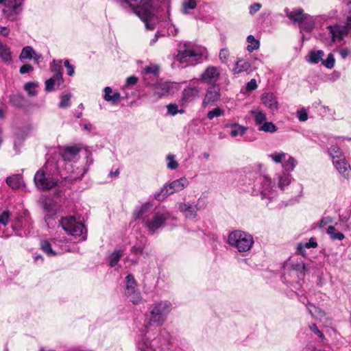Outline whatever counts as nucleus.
<instances>
[{
    "label": "nucleus",
    "instance_id": "f257e3e1",
    "mask_svg": "<svg viewBox=\"0 0 351 351\" xmlns=\"http://www.w3.org/2000/svg\"><path fill=\"white\" fill-rule=\"evenodd\" d=\"M171 310V304L168 301H160L152 304L147 314L149 325L160 326L165 322Z\"/></svg>",
    "mask_w": 351,
    "mask_h": 351
},
{
    "label": "nucleus",
    "instance_id": "f03ea898",
    "mask_svg": "<svg viewBox=\"0 0 351 351\" xmlns=\"http://www.w3.org/2000/svg\"><path fill=\"white\" fill-rule=\"evenodd\" d=\"M228 244L239 252H248L254 244L253 237L249 233L236 230L231 232L228 238Z\"/></svg>",
    "mask_w": 351,
    "mask_h": 351
},
{
    "label": "nucleus",
    "instance_id": "7ed1b4c3",
    "mask_svg": "<svg viewBox=\"0 0 351 351\" xmlns=\"http://www.w3.org/2000/svg\"><path fill=\"white\" fill-rule=\"evenodd\" d=\"M138 0H125V3L132 7L134 12L145 23L147 29H152L151 22L154 19L152 6L147 0H142L140 5H137Z\"/></svg>",
    "mask_w": 351,
    "mask_h": 351
},
{
    "label": "nucleus",
    "instance_id": "20e7f679",
    "mask_svg": "<svg viewBox=\"0 0 351 351\" xmlns=\"http://www.w3.org/2000/svg\"><path fill=\"white\" fill-rule=\"evenodd\" d=\"M53 162L47 160L45 165L47 175H46L43 171L36 172L34 176V182L37 188L41 190H49L57 184V180L50 175L52 171V169L51 168Z\"/></svg>",
    "mask_w": 351,
    "mask_h": 351
},
{
    "label": "nucleus",
    "instance_id": "39448f33",
    "mask_svg": "<svg viewBox=\"0 0 351 351\" xmlns=\"http://www.w3.org/2000/svg\"><path fill=\"white\" fill-rule=\"evenodd\" d=\"M184 49H180L176 55V60L183 66L195 65L202 60V52L201 51L188 48L186 44H184Z\"/></svg>",
    "mask_w": 351,
    "mask_h": 351
},
{
    "label": "nucleus",
    "instance_id": "423d86ee",
    "mask_svg": "<svg viewBox=\"0 0 351 351\" xmlns=\"http://www.w3.org/2000/svg\"><path fill=\"white\" fill-rule=\"evenodd\" d=\"M62 228L69 234L78 238L79 241H84L86 239V230L80 222L71 217L63 218L60 221Z\"/></svg>",
    "mask_w": 351,
    "mask_h": 351
},
{
    "label": "nucleus",
    "instance_id": "0eeeda50",
    "mask_svg": "<svg viewBox=\"0 0 351 351\" xmlns=\"http://www.w3.org/2000/svg\"><path fill=\"white\" fill-rule=\"evenodd\" d=\"M189 185V181L185 177L176 180L165 185L160 191L155 194V198L158 201L164 200L168 195L182 191Z\"/></svg>",
    "mask_w": 351,
    "mask_h": 351
},
{
    "label": "nucleus",
    "instance_id": "6e6552de",
    "mask_svg": "<svg viewBox=\"0 0 351 351\" xmlns=\"http://www.w3.org/2000/svg\"><path fill=\"white\" fill-rule=\"evenodd\" d=\"M169 217L170 215L168 212H157L152 217L144 219L142 223L149 233L154 234L165 226L166 220Z\"/></svg>",
    "mask_w": 351,
    "mask_h": 351
},
{
    "label": "nucleus",
    "instance_id": "1a4fd4ad",
    "mask_svg": "<svg viewBox=\"0 0 351 351\" xmlns=\"http://www.w3.org/2000/svg\"><path fill=\"white\" fill-rule=\"evenodd\" d=\"M125 295L134 304H138L142 301V296L136 287V282L131 274L125 278Z\"/></svg>",
    "mask_w": 351,
    "mask_h": 351
},
{
    "label": "nucleus",
    "instance_id": "9d476101",
    "mask_svg": "<svg viewBox=\"0 0 351 351\" xmlns=\"http://www.w3.org/2000/svg\"><path fill=\"white\" fill-rule=\"evenodd\" d=\"M327 29L333 41L342 40L346 34L351 33V12L347 18L346 25H330L327 27Z\"/></svg>",
    "mask_w": 351,
    "mask_h": 351
},
{
    "label": "nucleus",
    "instance_id": "9b49d317",
    "mask_svg": "<svg viewBox=\"0 0 351 351\" xmlns=\"http://www.w3.org/2000/svg\"><path fill=\"white\" fill-rule=\"evenodd\" d=\"M220 75L221 72L218 67L209 66L201 74L199 79L194 80L193 82L195 83L201 80L208 84L215 85V83L219 80Z\"/></svg>",
    "mask_w": 351,
    "mask_h": 351
},
{
    "label": "nucleus",
    "instance_id": "f8f14e48",
    "mask_svg": "<svg viewBox=\"0 0 351 351\" xmlns=\"http://www.w3.org/2000/svg\"><path fill=\"white\" fill-rule=\"evenodd\" d=\"M220 88L218 86L212 85L208 88L204 99L202 101L203 106L213 104L220 99Z\"/></svg>",
    "mask_w": 351,
    "mask_h": 351
},
{
    "label": "nucleus",
    "instance_id": "ddd939ff",
    "mask_svg": "<svg viewBox=\"0 0 351 351\" xmlns=\"http://www.w3.org/2000/svg\"><path fill=\"white\" fill-rule=\"evenodd\" d=\"M80 149L77 147H66L62 152L61 156L62 161L58 162V167L56 169V173H59V166L64 162L76 161L79 158Z\"/></svg>",
    "mask_w": 351,
    "mask_h": 351
},
{
    "label": "nucleus",
    "instance_id": "4468645a",
    "mask_svg": "<svg viewBox=\"0 0 351 351\" xmlns=\"http://www.w3.org/2000/svg\"><path fill=\"white\" fill-rule=\"evenodd\" d=\"M201 93V88L197 86H188L184 88L182 94V104L191 102L198 98Z\"/></svg>",
    "mask_w": 351,
    "mask_h": 351
},
{
    "label": "nucleus",
    "instance_id": "2eb2a0df",
    "mask_svg": "<svg viewBox=\"0 0 351 351\" xmlns=\"http://www.w3.org/2000/svg\"><path fill=\"white\" fill-rule=\"evenodd\" d=\"M262 104L271 111L278 110V101L277 97L272 93H265L261 97Z\"/></svg>",
    "mask_w": 351,
    "mask_h": 351
},
{
    "label": "nucleus",
    "instance_id": "dca6fc26",
    "mask_svg": "<svg viewBox=\"0 0 351 351\" xmlns=\"http://www.w3.org/2000/svg\"><path fill=\"white\" fill-rule=\"evenodd\" d=\"M263 189L261 195L263 197L271 199L276 195L274 186L272 185V181L270 178L264 177L262 181Z\"/></svg>",
    "mask_w": 351,
    "mask_h": 351
},
{
    "label": "nucleus",
    "instance_id": "f3484780",
    "mask_svg": "<svg viewBox=\"0 0 351 351\" xmlns=\"http://www.w3.org/2000/svg\"><path fill=\"white\" fill-rule=\"evenodd\" d=\"M160 347L158 339H154L152 341L143 339L138 342V348L140 351H155Z\"/></svg>",
    "mask_w": 351,
    "mask_h": 351
},
{
    "label": "nucleus",
    "instance_id": "a211bd4d",
    "mask_svg": "<svg viewBox=\"0 0 351 351\" xmlns=\"http://www.w3.org/2000/svg\"><path fill=\"white\" fill-rule=\"evenodd\" d=\"M285 12L287 17H288L293 23H298V24L305 14L302 8H293L292 10L285 8Z\"/></svg>",
    "mask_w": 351,
    "mask_h": 351
},
{
    "label": "nucleus",
    "instance_id": "6ab92c4d",
    "mask_svg": "<svg viewBox=\"0 0 351 351\" xmlns=\"http://www.w3.org/2000/svg\"><path fill=\"white\" fill-rule=\"evenodd\" d=\"M179 210L186 218L193 219L197 215V208L196 206L180 203Z\"/></svg>",
    "mask_w": 351,
    "mask_h": 351
},
{
    "label": "nucleus",
    "instance_id": "aec40b11",
    "mask_svg": "<svg viewBox=\"0 0 351 351\" xmlns=\"http://www.w3.org/2000/svg\"><path fill=\"white\" fill-rule=\"evenodd\" d=\"M5 8L3 10L4 15L11 21L15 20L20 12L19 4L15 3L14 5H10V3L5 5Z\"/></svg>",
    "mask_w": 351,
    "mask_h": 351
},
{
    "label": "nucleus",
    "instance_id": "412c9836",
    "mask_svg": "<svg viewBox=\"0 0 351 351\" xmlns=\"http://www.w3.org/2000/svg\"><path fill=\"white\" fill-rule=\"evenodd\" d=\"M152 205L150 203H145L136 208L133 216L135 220L141 219L143 220L145 218V215L149 211Z\"/></svg>",
    "mask_w": 351,
    "mask_h": 351
},
{
    "label": "nucleus",
    "instance_id": "4be33fe9",
    "mask_svg": "<svg viewBox=\"0 0 351 351\" xmlns=\"http://www.w3.org/2000/svg\"><path fill=\"white\" fill-rule=\"evenodd\" d=\"M315 26V20L313 16L305 14L299 23V27L302 31L309 32Z\"/></svg>",
    "mask_w": 351,
    "mask_h": 351
},
{
    "label": "nucleus",
    "instance_id": "5701e85b",
    "mask_svg": "<svg viewBox=\"0 0 351 351\" xmlns=\"http://www.w3.org/2000/svg\"><path fill=\"white\" fill-rule=\"evenodd\" d=\"M170 90V85L168 83H160L154 87V95L157 98L168 95Z\"/></svg>",
    "mask_w": 351,
    "mask_h": 351
},
{
    "label": "nucleus",
    "instance_id": "b1692460",
    "mask_svg": "<svg viewBox=\"0 0 351 351\" xmlns=\"http://www.w3.org/2000/svg\"><path fill=\"white\" fill-rule=\"evenodd\" d=\"M53 63L51 70L55 72V74L51 78L53 80V81L56 82L57 86H60L63 81L62 74L60 71L61 61L53 60Z\"/></svg>",
    "mask_w": 351,
    "mask_h": 351
},
{
    "label": "nucleus",
    "instance_id": "393cba45",
    "mask_svg": "<svg viewBox=\"0 0 351 351\" xmlns=\"http://www.w3.org/2000/svg\"><path fill=\"white\" fill-rule=\"evenodd\" d=\"M0 58L5 63L10 64L12 62L10 48L1 42H0Z\"/></svg>",
    "mask_w": 351,
    "mask_h": 351
},
{
    "label": "nucleus",
    "instance_id": "a878e982",
    "mask_svg": "<svg viewBox=\"0 0 351 351\" xmlns=\"http://www.w3.org/2000/svg\"><path fill=\"white\" fill-rule=\"evenodd\" d=\"M332 162L338 171L345 176L346 172L350 167V165L346 161L345 157L343 156L340 157V158H336Z\"/></svg>",
    "mask_w": 351,
    "mask_h": 351
},
{
    "label": "nucleus",
    "instance_id": "bb28decb",
    "mask_svg": "<svg viewBox=\"0 0 351 351\" xmlns=\"http://www.w3.org/2000/svg\"><path fill=\"white\" fill-rule=\"evenodd\" d=\"M104 99L112 104H117L120 99V94L119 93H112L110 87L104 88Z\"/></svg>",
    "mask_w": 351,
    "mask_h": 351
},
{
    "label": "nucleus",
    "instance_id": "cd10ccee",
    "mask_svg": "<svg viewBox=\"0 0 351 351\" xmlns=\"http://www.w3.org/2000/svg\"><path fill=\"white\" fill-rule=\"evenodd\" d=\"M324 53L322 50L312 51L309 53L307 61L311 64L322 62Z\"/></svg>",
    "mask_w": 351,
    "mask_h": 351
},
{
    "label": "nucleus",
    "instance_id": "c85d7f7f",
    "mask_svg": "<svg viewBox=\"0 0 351 351\" xmlns=\"http://www.w3.org/2000/svg\"><path fill=\"white\" fill-rule=\"evenodd\" d=\"M251 69V64L248 61L238 60L233 69L234 74L248 71Z\"/></svg>",
    "mask_w": 351,
    "mask_h": 351
},
{
    "label": "nucleus",
    "instance_id": "c756f323",
    "mask_svg": "<svg viewBox=\"0 0 351 351\" xmlns=\"http://www.w3.org/2000/svg\"><path fill=\"white\" fill-rule=\"evenodd\" d=\"M291 182V174L284 172L281 176L278 177V188L284 191L285 189L290 184Z\"/></svg>",
    "mask_w": 351,
    "mask_h": 351
},
{
    "label": "nucleus",
    "instance_id": "7c9ffc66",
    "mask_svg": "<svg viewBox=\"0 0 351 351\" xmlns=\"http://www.w3.org/2000/svg\"><path fill=\"white\" fill-rule=\"evenodd\" d=\"M251 114L253 115L255 124L258 127H260L267 121L266 114L262 110H252Z\"/></svg>",
    "mask_w": 351,
    "mask_h": 351
},
{
    "label": "nucleus",
    "instance_id": "2f4dec72",
    "mask_svg": "<svg viewBox=\"0 0 351 351\" xmlns=\"http://www.w3.org/2000/svg\"><path fill=\"white\" fill-rule=\"evenodd\" d=\"M327 233L330 236V238L333 241H342L344 239V234L337 231L335 226H329L327 228Z\"/></svg>",
    "mask_w": 351,
    "mask_h": 351
},
{
    "label": "nucleus",
    "instance_id": "473e14b6",
    "mask_svg": "<svg viewBox=\"0 0 351 351\" xmlns=\"http://www.w3.org/2000/svg\"><path fill=\"white\" fill-rule=\"evenodd\" d=\"M7 184L14 189H19L22 184V177L20 175H13L6 179Z\"/></svg>",
    "mask_w": 351,
    "mask_h": 351
},
{
    "label": "nucleus",
    "instance_id": "72a5a7b5",
    "mask_svg": "<svg viewBox=\"0 0 351 351\" xmlns=\"http://www.w3.org/2000/svg\"><path fill=\"white\" fill-rule=\"evenodd\" d=\"M196 0H184L182 3V12L184 14H190L191 10H194L197 7Z\"/></svg>",
    "mask_w": 351,
    "mask_h": 351
},
{
    "label": "nucleus",
    "instance_id": "f704fd0d",
    "mask_svg": "<svg viewBox=\"0 0 351 351\" xmlns=\"http://www.w3.org/2000/svg\"><path fill=\"white\" fill-rule=\"evenodd\" d=\"M230 128L231 129L230 135L232 137L243 136L247 130L245 127L236 123L231 125Z\"/></svg>",
    "mask_w": 351,
    "mask_h": 351
},
{
    "label": "nucleus",
    "instance_id": "c9c22d12",
    "mask_svg": "<svg viewBox=\"0 0 351 351\" xmlns=\"http://www.w3.org/2000/svg\"><path fill=\"white\" fill-rule=\"evenodd\" d=\"M247 41L249 45L247 46V50L249 52H252L254 50H257L260 47V42L256 39L254 36L249 35L247 37Z\"/></svg>",
    "mask_w": 351,
    "mask_h": 351
},
{
    "label": "nucleus",
    "instance_id": "e433bc0d",
    "mask_svg": "<svg viewBox=\"0 0 351 351\" xmlns=\"http://www.w3.org/2000/svg\"><path fill=\"white\" fill-rule=\"evenodd\" d=\"M258 130L265 132L274 133L277 131L278 128L272 122L266 121L260 127H258Z\"/></svg>",
    "mask_w": 351,
    "mask_h": 351
},
{
    "label": "nucleus",
    "instance_id": "4c0bfd02",
    "mask_svg": "<svg viewBox=\"0 0 351 351\" xmlns=\"http://www.w3.org/2000/svg\"><path fill=\"white\" fill-rule=\"evenodd\" d=\"M33 53H34V50L32 47H25L22 49V51L19 56V59L21 61H23L25 59H32L33 57Z\"/></svg>",
    "mask_w": 351,
    "mask_h": 351
},
{
    "label": "nucleus",
    "instance_id": "58836bf2",
    "mask_svg": "<svg viewBox=\"0 0 351 351\" xmlns=\"http://www.w3.org/2000/svg\"><path fill=\"white\" fill-rule=\"evenodd\" d=\"M41 249L49 256H55L56 253L52 250L51 245L48 241L44 240L40 242Z\"/></svg>",
    "mask_w": 351,
    "mask_h": 351
},
{
    "label": "nucleus",
    "instance_id": "ea45409f",
    "mask_svg": "<svg viewBox=\"0 0 351 351\" xmlns=\"http://www.w3.org/2000/svg\"><path fill=\"white\" fill-rule=\"evenodd\" d=\"M307 308H308L310 314H311L313 316H314L316 318L320 317L325 315V313L323 311H322L321 309L317 308L316 306H315L311 304H307Z\"/></svg>",
    "mask_w": 351,
    "mask_h": 351
},
{
    "label": "nucleus",
    "instance_id": "a19ab883",
    "mask_svg": "<svg viewBox=\"0 0 351 351\" xmlns=\"http://www.w3.org/2000/svg\"><path fill=\"white\" fill-rule=\"evenodd\" d=\"M328 153L332 158V162L336 158H340V157L343 156L340 149L337 146H335V145H332L329 148Z\"/></svg>",
    "mask_w": 351,
    "mask_h": 351
},
{
    "label": "nucleus",
    "instance_id": "79ce46f5",
    "mask_svg": "<svg viewBox=\"0 0 351 351\" xmlns=\"http://www.w3.org/2000/svg\"><path fill=\"white\" fill-rule=\"evenodd\" d=\"M297 164L296 160L293 157H289V159L285 162L282 167L285 171H291L295 168Z\"/></svg>",
    "mask_w": 351,
    "mask_h": 351
},
{
    "label": "nucleus",
    "instance_id": "37998d69",
    "mask_svg": "<svg viewBox=\"0 0 351 351\" xmlns=\"http://www.w3.org/2000/svg\"><path fill=\"white\" fill-rule=\"evenodd\" d=\"M335 59L334 55L330 53L328 55L326 60H322V64L327 69H332L335 66Z\"/></svg>",
    "mask_w": 351,
    "mask_h": 351
},
{
    "label": "nucleus",
    "instance_id": "c03bdc74",
    "mask_svg": "<svg viewBox=\"0 0 351 351\" xmlns=\"http://www.w3.org/2000/svg\"><path fill=\"white\" fill-rule=\"evenodd\" d=\"M269 158L276 163L281 162L286 157V154L283 152H274L269 154Z\"/></svg>",
    "mask_w": 351,
    "mask_h": 351
},
{
    "label": "nucleus",
    "instance_id": "a18cd8bd",
    "mask_svg": "<svg viewBox=\"0 0 351 351\" xmlns=\"http://www.w3.org/2000/svg\"><path fill=\"white\" fill-rule=\"evenodd\" d=\"M38 84L35 82H27L25 84L24 88L26 91L28 92V94L31 96H34L37 94L36 90V88Z\"/></svg>",
    "mask_w": 351,
    "mask_h": 351
},
{
    "label": "nucleus",
    "instance_id": "49530a36",
    "mask_svg": "<svg viewBox=\"0 0 351 351\" xmlns=\"http://www.w3.org/2000/svg\"><path fill=\"white\" fill-rule=\"evenodd\" d=\"M122 254L121 251H114L110 257V265L114 267L119 261Z\"/></svg>",
    "mask_w": 351,
    "mask_h": 351
},
{
    "label": "nucleus",
    "instance_id": "de8ad7c7",
    "mask_svg": "<svg viewBox=\"0 0 351 351\" xmlns=\"http://www.w3.org/2000/svg\"><path fill=\"white\" fill-rule=\"evenodd\" d=\"M224 111L220 108L217 107L213 110H210L207 114L208 119L212 120L214 117H217L223 115Z\"/></svg>",
    "mask_w": 351,
    "mask_h": 351
},
{
    "label": "nucleus",
    "instance_id": "09e8293b",
    "mask_svg": "<svg viewBox=\"0 0 351 351\" xmlns=\"http://www.w3.org/2000/svg\"><path fill=\"white\" fill-rule=\"evenodd\" d=\"M71 95H63L61 97V101L59 104V107L62 108H67L70 106Z\"/></svg>",
    "mask_w": 351,
    "mask_h": 351
},
{
    "label": "nucleus",
    "instance_id": "8fccbe9b",
    "mask_svg": "<svg viewBox=\"0 0 351 351\" xmlns=\"http://www.w3.org/2000/svg\"><path fill=\"white\" fill-rule=\"evenodd\" d=\"M167 167L170 169H176L178 167V163L175 160L173 156L168 155L167 156Z\"/></svg>",
    "mask_w": 351,
    "mask_h": 351
},
{
    "label": "nucleus",
    "instance_id": "3c124183",
    "mask_svg": "<svg viewBox=\"0 0 351 351\" xmlns=\"http://www.w3.org/2000/svg\"><path fill=\"white\" fill-rule=\"evenodd\" d=\"M178 106L173 104H170L167 106L168 113L171 115H176L178 112L181 114L184 112V110H178Z\"/></svg>",
    "mask_w": 351,
    "mask_h": 351
},
{
    "label": "nucleus",
    "instance_id": "603ef678",
    "mask_svg": "<svg viewBox=\"0 0 351 351\" xmlns=\"http://www.w3.org/2000/svg\"><path fill=\"white\" fill-rule=\"evenodd\" d=\"M9 219L10 213L8 210H3L0 213V223L5 226L8 223Z\"/></svg>",
    "mask_w": 351,
    "mask_h": 351
},
{
    "label": "nucleus",
    "instance_id": "864d4df0",
    "mask_svg": "<svg viewBox=\"0 0 351 351\" xmlns=\"http://www.w3.org/2000/svg\"><path fill=\"white\" fill-rule=\"evenodd\" d=\"M144 71L145 73H152L156 75L158 72V66L155 64H151L145 67Z\"/></svg>",
    "mask_w": 351,
    "mask_h": 351
},
{
    "label": "nucleus",
    "instance_id": "5fc2aeb1",
    "mask_svg": "<svg viewBox=\"0 0 351 351\" xmlns=\"http://www.w3.org/2000/svg\"><path fill=\"white\" fill-rule=\"evenodd\" d=\"M43 207L45 210L49 212L55 210L53 208L54 203L49 199H46V201L43 203Z\"/></svg>",
    "mask_w": 351,
    "mask_h": 351
},
{
    "label": "nucleus",
    "instance_id": "6e6d98bb",
    "mask_svg": "<svg viewBox=\"0 0 351 351\" xmlns=\"http://www.w3.org/2000/svg\"><path fill=\"white\" fill-rule=\"evenodd\" d=\"M229 51L226 49H221L219 52V59L222 62H226L229 57Z\"/></svg>",
    "mask_w": 351,
    "mask_h": 351
},
{
    "label": "nucleus",
    "instance_id": "4d7b16f0",
    "mask_svg": "<svg viewBox=\"0 0 351 351\" xmlns=\"http://www.w3.org/2000/svg\"><path fill=\"white\" fill-rule=\"evenodd\" d=\"M309 328L311 330L313 331L315 335H317L321 339H324V334L318 329V328L315 324L310 325Z\"/></svg>",
    "mask_w": 351,
    "mask_h": 351
},
{
    "label": "nucleus",
    "instance_id": "13d9d810",
    "mask_svg": "<svg viewBox=\"0 0 351 351\" xmlns=\"http://www.w3.org/2000/svg\"><path fill=\"white\" fill-rule=\"evenodd\" d=\"M51 78H49L45 82V89L47 91L49 92L54 89L55 86L56 85V82L53 81Z\"/></svg>",
    "mask_w": 351,
    "mask_h": 351
},
{
    "label": "nucleus",
    "instance_id": "bf43d9fd",
    "mask_svg": "<svg viewBox=\"0 0 351 351\" xmlns=\"http://www.w3.org/2000/svg\"><path fill=\"white\" fill-rule=\"evenodd\" d=\"M261 7H262V5L259 3H253L250 7V14L252 15L254 14L256 12H257L258 11L260 10Z\"/></svg>",
    "mask_w": 351,
    "mask_h": 351
},
{
    "label": "nucleus",
    "instance_id": "052dcab7",
    "mask_svg": "<svg viewBox=\"0 0 351 351\" xmlns=\"http://www.w3.org/2000/svg\"><path fill=\"white\" fill-rule=\"evenodd\" d=\"M34 69L33 66H31L30 64H23L21 68H20V73L23 75V74H25V73H27L30 71H32Z\"/></svg>",
    "mask_w": 351,
    "mask_h": 351
},
{
    "label": "nucleus",
    "instance_id": "680f3d73",
    "mask_svg": "<svg viewBox=\"0 0 351 351\" xmlns=\"http://www.w3.org/2000/svg\"><path fill=\"white\" fill-rule=\"evenodd\" d=\"M65 67L66 68L67 74L72 76L74 73V67L72 66L68 60H66L64 62Z\"/></svg>",
    "mask_w": 351,
    "mask_h": 351
},
{
    "label": "nucleus",
    "instance_id": "e2e57ef3",
    "mask_svg": "<svg viewBox=\"0 0 351 351\" xmlns=\"http://www.w3.org/2000/svg\"><path fill=\"white\" fill-rule=\"evenodd\" d=\"M257 88L256 81L254 79L251 80L246 86V89L248 91H252Z\"/></svg>",
    "mask_w": 351,
    "mask_h": 351
},
{
    "label": "nucleus",
    "instance_id": "0e129e2a",
    "mask_svg": "<svg viewBox=\"0 0 351 351\" xmlns=\"http://www.w3.org/2000/svg\"><path fill=\"white\" fill-rule=\"evenodd\" d=\"M298 117L300 121H305L308 119V115L305 110H299L298 111Z\"/></svg>",
    "mask_w": 351,
    "mask_h": 351
},
{
    "label": "nucleus",
    "instance_id": "69168bd1",
    "mask_svg": "<svg viewBox=\"0 0 351 351\" xmlns=\"http://www.w3.org/2000/svg\"><path fill=\"white\" fill-rule=\"evenodd\" d=\"M304 245L306 247V248H315L317 246V243L313 238H311L308 242L304 243Z\"/></svg>",
    "mask_w": 351,
    "mask_h": 351
},
{
    "label": "nucleus",
    "instance_id": "338daca9",
    "mask_svg": "<svg viewBox=\"0 0 351 351\" xmlns=\"http://www.w3.org/2000/svg\"><path fill=\"white\" fill-rule=\"evenodd\" d=\"M138 79L135 76H130L127 78L126 84L127 86H133L136 84Z\"/></svg>",
    "mask_w": 351,
    "mask_h": 351
},
{
    "label": "nucleus",
    "instance_id": "774afa93",
    "mask_svg": "<svg viewBox=\"0 0 351 351\" xmlns=\"http://www.w3.org/2000/svg\"><path fill=\"white\" fill-rule=\"evenodd\" d=\"M294 269H295L298 271L300 272H304L305 270H306V265L304 263L301 264H295L293 265Z\"/></svg>",
    "mask_w": 351,
    "mask_h": 351
}]
</instances>
